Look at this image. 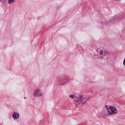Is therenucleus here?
I'll return each mask as SVG.
<instances>
[{
  "label": "nucleus",
  "instance_id": "1",
  "mask_svg": "<svg viewBox=\"0 0 125 125\" xmlns=\"http://www.w3.org/2000/svg\"><path fill=\"white\" fill-rule=\"evenodd\" d=\"M69 97L74 99L76 102H77L76 105H78V104H80L81 103H82V104H84V103L87 101V98L84 97V96L83 95V94H77L75 96L70 95H69Z\"/></svg>",
  "mask_w": 125,
  "mask_h": 125
},
{
  "label": "nucleus",
  "instance_id": "2",
  "mask_svg": "<svg viewBox=\"0 0 125 125\" xmlns=\"http://www.w3.org/2000/svg\"><path fill=\"white\" fill-rule=\"evenodd\" d=\"M70 80L69 79V78L67 76H62L59 77V82L60 83V84H65L69 82Z\"/></svg>",
  "mask_w": 125,
  "mask_h": 125
},
{
  "label": "nucleus",
  "instance_id": "3",
  "mask_svg": "<svg viewBox=\"0 0 125 125\" xmlns=\"http://www.w3.org/2000/svg\"><path fill=\"white\" fill-rule=\"evenodd\" d=\"M108 113L109 115H116L118 113V110L115 106H109V109H108Z\"/></svg>",
  "mask_w": 125,
  "mask_h": 125
},
{
  "label": "nucleus",
  "instance_id": "4",
  "mask_svg": "<svg viewBox=\"0 0 125 125\" xmlns=\"http://www.w3.org/2000/svg\"><path fill=\"white\" fill-rule=\"evenodd\" d=\"M33 95L36 97H40V96H42V92L41 90L36 89L35 90Z\"/></svg>",
  "mask_w": 125,
  "mask_h": 125
},
{
  "label": "nucleus",
  "instance_id": "5",
  "mask_svg": "<svg viewBox=\"0 0 125 125\" xmlns=\"http://www.w3.org/2000/svg\"><path fill=\"white\" fill-rule=\"evenodd\" d=\"M109 114L108 113V111L106 109H104L102 111V116L104 118H106L107 116H109Z\"/></svg>",
  "mask_w": 125,
  "mask_h": 125
},
{
  "label": "nucleus",
  "instance_id": "6",
  "mask_svg": "<svg viewBox=\"0 0 125 125\" xmlns=\"http://www.w3.org/2000/svg\"><path fill=\"white\" fill-rule=\"evenodd\" d=\"M13 119L14 120H18L19 119V117H20V115L19 113L14 112L12 115Z\"/></svg>",
  "mask_w": 125,
  "mask_h": 125
},
{
  "label": "nucleus",
  "instance_id": "7",
  "mask_svg": "<svg viewBox=\"0 0 125 125\" xmlns=\"http://www.w3.org/2000/svg\"><path fill=\"white\" fill-rule=\"evenodd\" d=\"M14 2H15V0H8V3H9V4L14 3Z\"/></svg>",
  "mask_w": 125,
  "mask_h": 125
},
{
  "label": "nucleus",
  "instance_id": "8",
  "mask_svg": "<svg viewBox=\"0 0 125 125\" xmlns=\"http://www.w3.org/2000/svg\"><path fill=\"white\" fill-rule=\"evenodd\" d=\"M105 108H106V110H107V112H108V109H110V106H109V105H105Z\"/></svg>",
  "mask_w": 125,
  "mask_h": 125
},
{
  "label": "nucleus",
  "instance_id": "9",
  "mask_svg": "<svg viewBox=\"0 0 125 125\" xmlns=\"http://www.w3.org/2000/svg\"><path fill=\"white\" fill-rule=\"evenodd\" d=\"M99 53H100V55H102V54H103V50H101L99 51Z\"/></svg>",
  "mask_w": 125,
  "mask_h": 125
},
{
  "label": "nucleus",
  "instance_id": "10",
  "mask_svg": "<svg viewBox=\"0 0 125 125\" xmlns=\"http://www.w3.org/2000/svg\"><path fill=\"white\" fill-rule=\"evenodd\" d=\"M0 1H1L2 3H5L6 0H0Z\"/></svg>",
  "mask_w": 125,
  "mask_h": 125
},
{
  "label": "nucleus",
  "instance_id": "11",
  "mask_svg": "<svg viewBox=\"0 0 125 125\" xmlns=\"http://www.w3.org/2000/svg\"><path fill=\"white\" fill-rule=\"evenodd\" d=\"M115 1H118L119 0H114Z\"/></svg>",
  "mask_w": 125,
  "mask_h": 125
},
{
  "label": "nucleus",
  "instance_id": "12",
  "mask_svg": "<svg viewBox=\"0 0 125 125\" xmlns=\"http://www.w3.org/2000/svg\"><path fill=\"white\" fill-rule=\"evenodd\" d=\"M24 99H26V97H24Z\"/></svg>",
  "mask_w": 125,
  "mask_h": 125
}]
</instances>
